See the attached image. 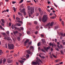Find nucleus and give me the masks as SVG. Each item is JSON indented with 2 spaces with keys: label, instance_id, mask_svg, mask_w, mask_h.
I'll list each match as a JSON object with an SVG mask.
<instances>
[{
  "label": "nucleus",
  "instance_id": "nucleus-12",
  "mask_svg": "<svg viewBox=\"0 0 65 65\" xmlns=\"http://www.w3.org/2000/svg\"><path fill=\"white\" fill-rule=\"evenodd\" d=\"M15 25L14 26L13 25H12V29H14V28H15V29H17V27H15Z\"/></svg>",
  "mask_w": 65,
  "mask_h": 65
},
{
  "label": "nucleus",
  "instance_id": "nucleus-21",
  "mask_svg": "<svg viewBox=\"0 0 65 65\" xmlns=\"http://www.w3.org/2000/svg\"><path fill=\"white\" fill-rule=\"evenodd\" d=\"M41 45V44L40 43V42H39L37 44V45L38 46H40V45Z\"/></svg>",
  "mask_w": 65,
  "mask_h": 65
},
{
  "label": "nucleus",
  "instance_id": "nucleus-4",
  "mask_svg": "<svg viewBox=\"0 0 65 65\" xmlns=\"http://www.w3.org/2000/svg\"><path fill=\"white\" fill-rule=\"evenodd\" d=\"M50 22H49L48 23H47L46 26H44L45 28H47V27H48L49 29H50L51 28V27H50Z\"/></svg>",
  "mask_w": 65,
  "mask_h": 65
},
{
  "label": "nucleus",
  "instance_id": "nucleus-59",
  "mask_svg": "<svg viewBox=\"0 0 65 65\" xmlns=\"http://www.w3.org/2000/svg\"><path fill=\"white\" fill-rule=\"evenodd\" d=\"M2 4H3V3H2V2H1L0 3V6H1V5H2Z\"/></svg>",
  "mask_w": 65,
  "mask_h": 65
},
{
  "label": "nucleus",
  "instance_id": "nucleus-44",
  "mask_svg": "<svg viewBox=\"0 0 65 65\" xmlns=\"http://www.w3.org/2000/svg\"><path fill=\"white\" fill-rule=\"evenodd\" d=\"M31 43H32V42H31V41L29 42L28 43L29 44H31Z\"/></svg>",
  "mask_w": 65,
  "mask_h": 65
},
{
  "label": "nucleus",
  "instance_id": "nucleus-18",
  "mask_svg": "<svg viewBox=\"0 0 65 65\" xmlns=\"http://www.w3.org/2000/svg\"><path fill=\"white\" fill-rule=\"evenodd\" d=\"M0 28H1V29H2L3 30H4V29L2 27V26L0 25Z\"/></svg>",
  "mask_w": 65,
  "mask_h": 65
},
{
  "label": "nucleus",
  "instance_id": "nucleus-43",
  "mask_svg": "<svg viewBox=\"0 0 65 65\" xmlns=\"http://www.w3.org/2000/svg\"><path fill=\"white\" fill-rule=\"evenodd\" d=\"M30 32V31H28L27 32V34H29Z\"/></svg>",
  "mask_w": 65,
  "mask_h": 65
},
{
  "label": "nucleus",
  "instance_id": "nucleus-42",
  "mask_svg": "<svg viewBox=\"0 0 65 65\" xmlns=\"http://www.w3.org/2000/svg\"><path fill=\"white\" fill-rule=\"evenodd\" d=\"M2 34L4 35H6V34L5 33L3 32L2 33Z\"/></svg>",
  "mask_w": 65,
  "mask_h": 65
},
{
  "label": "nucleus",
  "instance_id": "nucleus-13",
  "mask_svg": "<svg viewBox=\"0 0 65 65\" xmlns=\"http://www.w3.org/2000/svg\"><path fill=\"white\" fill-rule=\"evenodd\" d=\"M13 33L15 35V34H17V33H18V31H13Z\"/></svg>",
  "mask_w": 65,
  "mask_h": 65
},
{
  "label": "nucleus",
  "instance_id": "nucleus-63",
  "mask_svg": "<svg viewBox=\"0 0 65 65\" xmlns=\"http://www.w3.org/2000/svg\"><path fill=\"white\" fill-rule=\"evenodd\" d=\"M50 57L51 58H53V56H52V55H50Z\"/></svg>",
  "mask_w": 65,
  "mask_h": 65
},
{
  "label": "nucleus",
  "instance_id": "nucleus-39",
  "mask_svg": "<svg viewBox=\"0 0 65 65\" xmlns=\"http://www.w3.org/2000/svg\"><path fill=\"white\" fill-rule=\"evenodd\" d=\"M51 19H55V16H53V17H50Z\"/></svg>",
  "mask_w": 65,
  "mask_h": 65
},
{
  "label": "nucleus",
  "instance_id": "nucleus-19",
  "mask_svg": "<svg viewBox=\"0 0 65 65\" xmlns=\"http://www.w3.org/2000/svg\"><path fill=\"white\" fill-rule=\"evenodd\" d=\"M33 48H34L32 46H31L30 47V50H31V49H33Z\"/></svg>",
  "mask_w": 65,
  "mask_h": 65
},
{
  "label": "nucleus",
  "instance_id": "nucleus-2",
  "mask_svg": "<svg viewBox=\"0 0 65 65\" xmlns=\"http://www.w3.org/2000/svg\"><path fill=\"white\" fill-rule=\"evenodd\" d=\"M47 15H44L43 18L42 19V21L44 23H45L47 21Z\"/></svg>",
  "mask_w": 65,
  "mask_h": 65
},
{
  "label": "nucleus",
  "instance_id": "nucleus-16",
  "mask_svg": "<svg viewBox=\"0 0 65 65\" xmlns=\"http://www.w3.org/2000/svg\"><path fill=\"white\" fill-rule=\"evenodd\" d=\"M6 60L5 59H4L3 60V63H4L6 62Z\"/></svg>",
  "mask_w": 65,
  "mask_h": 65
},
{
  "label": "nucleus",
  "instance_id": "nucleus-20",
  "mask_svg": "<svg viewBox=\"0 0 65 65\" xmlns=\"http://www.w3.org/2000/svg\"><path fill=\"white\" fill-rule=\"evenodd\" d=\"M28 13L29 17H31V15L30 14V11L28 12Z\"/></svg>",
  "mask_w": 65,
  "mask_h": 65
},
{
  "label": "nucleus",
  "instance_id": "nucleus-55",
  "mask_svg": "<svg viewBox=\"0 0 65 65\" xmlns=\"http://www.w3.org/2000/svg\"><path fill=\"white\" fill-rule=\"evenodd\" d=\"M27 3H30V2H31V1H27Z\"/></svg>",
  "mask_w": 65,
  "mask_h": 65
},
{
  "label": "nucleus",
  "instance_id": "nucleus-17",
  "mask_svg": "<svg viewBox=\"0 0 65 65\" xmlns=\"http://www.w3.org/2000/svg\"><path fill=\"white\" fill-rule=\"evenodd\" d=\"M1 21H2V22L3 23H5V22L4 21V19H1Z\"/></svg>",
  "mask_w": 65,
  "mask_h": 65
},
{
  "label": "nucleus",
  "instance_id": "nucleus-3",
  "mask_svg": "<svg viewBox=\"0 0 65 65\" xmlns=\"http://www.w3.org/2000/svg\"><path fill=\"white\" fill-rule=\"evenodd\" d=\"M8 48L9 49H12L13 50L14 48V45L12 44H8Z\"/></svg>",
  "mask_w": 65,
  "mask_h": 65
},
{
  "label": "nucleus",
  "instance_id": "nucleus-11",
  "mask_svg": "<svg viewBox=\"0 0 65 65\" xmlns=\"http://www.w3.org/2000/svg\"><path fill=\"white\" fill-rule=\"evenodd\" d=\"M19 62H20V63H21V64H23V63L24 62V61L22 60H19Z\"/></svg>",
  "mask_w": 65,
  "mask_h": 65
},
{
  "label": "nucleus",
  "instance_id": "nucleus-52",
  "mask_svg": "<svg viewBox=\"0 0 65 65\" xmlns=\"http://www.w3.org/2000/svg\"><path fill=\"white\" fill-rule=\"evenodd\" d=\"M60 47H61V48H63V47L62 45H61L60 46Z\"/></svg>",
  "mask_w": 65,
  "mask_h": 65
},
{
  "label": "nucleus",
  "instance_id": "nucleus-14",
  "mask_svg": "<svg viewBox=\"0 0 65 65\" xmlns=\"http://www.w3.org/2000/svg\"><path fill=\"white\" fill-rule=\"evenodd\" d=\"M29 40H26L24 42V43L25 44H26V43H27V42H29Z\"/></svg>",
  "mask_w": 65,
  "mask_h": 65
},
{
  "label": "nucleus",
  "instance_id": "nucleus-62",
  "mask_svg": "<svg viewBox=\"0 0 65 65\" xmlns=\"http://www.w3.org/2000/svg\"><path fill=\"white\" fill-rule=\"evenodd\" d=\"M17 54H14V57H17Z\"/></svg>",
  "mask_w": 65,
  "mask_h": 65
},
{
  "label": "nucleus",
  "instance_id": "nucleus-26",
  "mask_svg": "<svg viewBox=\"0 0 65 65\" xmlns=\"http://www.w3.org/2000/svg\"><path fill=\"white\" fill-rule=\"evenodd\" d=\"M37 23H38V22H37L36 21H34V23L35 24H37Z\"/></svg>",
  "mask_w": 65,
  "mask_h": 65
},
{
  "label": "nucleus",
  "instance_id": "nucleus-23",
  "mask_svg": "<svg viewBox=\"0 0 65 65\" xmlns=\"http://www.w3.org/2000/svg\"><path fill=\"white\" fill-rule=\"evenodd\" d=\"M18 23H21V24H22V21H18Z\"/></svg>",
  "mask_w": 65,
  "mask_h": 65
},
{
  "label": "nucleus",
  "instance_id": "nucleus-10",
  "mask_svg": "<svg viewBox=\"0 0 65 65\" xmlns=\"http://www.w3.org/2000/svg\"><path fill=\"white\" fill-rule=\"evenodd\" d=\"M54 24V23L53 22H52L51 23H50V26H51V27H52V26H53Z\"/></svg>",
  "mask_w": 65,
  "mask_h": 65
},
{
  "label": "nucleus",
  "instance_id": "nucleus-41",
  "mask_svg": "<svg viewBox=\"0 0 65 65\" xmlns=\"http://www.w3.org/2000/svg\"><path fill=\"white\" fill-rule=\"evenodd\" d=\"M11 22H10L9 23V26H11Z\"/></svg>",
  "mask_w": 65,
  "mask_h": 65
},
{
  "label": "nucleus",
  "instance_id": "nucleus-31",
  "mask_svg": "<svg viewBox=\"0 0 65 65\" xmlns=\"http://www.w3.org/2000/svg\"><path fill=\"white\" fill-rule=\"evenodd\" d=\"M17 25L18 26H21V24H20V23H17Z\"/></svg>",
  "mask_w": 65,
  "mask_h": 65
},
{
  "label": "nucleus",
  "instance_id": "nucleus-46",
  "mask_svg": "<svg viewBox=\"0 0 65 65\" xmlns=\"http://www.w3.org/2000/svg\"><path fill=\"white\" fill-rule=\"evenodd\" d=\"M41 37H42L43 38V37H44V35H43L42 34H41Z\"/></svg>",
  "mask_w": 65,
  "mask_h": 65
},
{
  "label": "nucleus",
  "instance_id": "nucleus-45",
  "mask_svg": "<svg viewBox=\"0 0 65 65\" xmlns=\"http://www.w3.org/2000/svg\"><path fill=\"white\" fill-rule=\"evenodd\" d=\"M19 36H22V34H21L20 33H19Z\"/></svg>",
  "mask_w": 65,
  "mask_h": 65
},
{
  "label": "nucleus",
  "instance_id": "nucleus-40",
  "mask_svg": "<svg viewBox=\"0 0 65 65\" xmlns=\"http://www.w3.org/2000/svg\"><path fill=\"white\" fill-rule=\"evenodd\" d=\"M47 11H48V12H51V11H50V10L48 9H47Z\"/></svg>",
  "mask_w": 65,
  "mask_h": 65
},
{
  "label": "nucleus",
  "instance_id": "nucleus-57",
  "mask_svg": "<svg viewBox=\"0 0 65 65\" xmlns=\"http://www.w3.org/2000/svg\"><path fill=\"white\" fill-rule=\"evenodd\" d=\"M7 44H5V47L6 48H7Z\"/></svg>",
  "mask_w": 65,
  "mask_h": 65
},
{
  "label": "nucleus",
  "instance_id": "nucleus-22",
  "mask_svg": "<svg viewBox=\"0 0 65 65\" xmlns=\"http://www.w3.org/2000/svg\"><path fill=\"white\" fill-rule=\"evenodd\" d=\"M18 14L19 15H20V16H22V14L20 12H18Z\"/></svg>",
  "mask_w": 65,
  "mask_h": 65
},
{
  "label": "nucleus",
  "instance_id": "nucleus-50",
  "mask_svg": "<svg viewBox=\"0 0 65 65\" xmlns=\"http://www.w3.org/2000/svg\"><path fill=\"white\" fill-rule=\"evenodd\" d=\"M20 12H22V10L21 9H20Z\"/></svg>",
  "mask_w": 65,
  "mask_h": 65
},
{
  "label": "nucleus",
  "instance_id": "nucleus-15",
  "mask_svg": "<svg viewBox=\"0 0 65 65\" xmlns=\"http://www.w3.org/2000/svg\"><path fill=\"white\" fill-rule=\"evenodd\" d=\"M7 62H8V63H11L12 62V60H8Z\"/></svg>",
  "mask_w": 65,
  "mask_h": 65
},
{
  "label": "nucleus",
  "instance_id": "nucleus-37",
  "mask_svg": "<svg viewBox=\"0 0 65 65\" xmlns=\"http://www.w3.org/2000/svg\"><path fill=\"white\" fill-rule=\"evenodd\" d=\"M24 13V15H26V12H23Z\"/></svg>",
  "mask_w": 65,
  "mask_h": 65
},
{
  "label": "nucleus",
  "instance_id": "nucleus-60",
  "mask_svg": "<svg viewBox=\"0 0 65 65\" xmlns=\"http://www.w3.org/2000/svg\"><path fill=\"white\" fill-rule=\"evenodd\" d=\"M16 2H13V1H12V4H14V3H16Z\"/></svg>",
  "mask_w": 65,
  "mask_h": 65
},
{
  "label": "nucleus",
  "instance_id": "nucleus-48",
  "mask_svg": "<svg viewBox=\"0 0 65 65\" xmlns=\"http://www.w3.org/2000/svg\"><path fill=\"white\" fill-rule=\"evenodd\" d=\"M61 35L62 36H64V34L61 33Z\"/></svg>",
  "mask_w": 65,
  "mask_h": 65
},
{
  "label": "nucleus",
  "instance_id": "nucleus-27",
  "mask_svg": "<svg viewBox=\"0 0 65 65\" xmlns=\"http://www.w3.org/2000/svg\"><path fill=\"white\" fill-rule=\"evenodd\" d=\"M40 12L41 13V15H42V14H43L42 11L41 10L40 11Z\"/></svg>",
  "mask_w": 65,
  "mask_h": 65
},
{
  "label": "nucleus",
  "instance_id": "nucleus-49",
  "mask_svg": "<svg viewBox=\"0 0 65 65\" xmlns=\"http://www.w3.org/2000/svg\"><path fill=\"white\" fill-rule=\"evenodd\" d=\"M6 33L7 34H8V35H9V32L8 31Z\"/></svg>",
  "mask_w": 65,
  "mask_h": 65
},
{
  "label": "nucleus",
  "instance_id": "nucleus-9",
  "mask_svg": "<svg viewBox=\"0 0 65 65\" xmlns=\"http://www.w3.org/2000/svg\"><path fill=\"white\" fill-rule=\"evenodd\" d=\"M4 38L5 39H7V40H10V37L7 38V37H5Z\"/></svg>",
  "mask_w": 65,
  "mask_h": 65
},
{
  "label": "nucleus",
  "instance_id": "nucleus-64",
  "mask_svg": "<svg viewBox=\"0 0 65 65\" xmlns=\"http://www.w3.org/2000/svg\"><path fill=\"white\" fill-rule=\"evenodd\" d=\"M39 28V27H38V26H37L36 27V29H38Z\"/></svg>",
  "mask_w": 65,
  "mask_h": 65
},
{
  "label": "nucleus",
  "instance_id": "nucleus-6",
  "mask_svg": "<svg viewBox=\"0 0 65 65\" xmlns=\"http://www.w3.org/2000/svg\"><path fill=\"white\" fill-rule=\"evenodd\" d=\"M41 41L43 43V44H46V42H45V41L44 39H42Z\"/></svg>",
  "mask_w": 65,
  "mask_h": 65
},
{
  "label": "nucleus",
  "instance_id": "nucleus-56",
  "mask_svg": "<svg viewBox=\"0 0 65 65\" xmlns=\"http://www.w3.org/2000/svg\"><path fill=\"white\" fill-rule=\"evenodd\" d=\"M41 58H42V59H45V57L44 56H42V57H41Z\"/></svg>",
  "mask_w": 65,
  "mask_h": 65
},
{
  "label": "nucleus",
  "instance_id": "nucleus-53",
  "mask_svg": "<svg viewBox=\"0 0 65 65\" xmlns=\"http://www.w3.org/2000/svg\"><path fill=\"white\" fill-rule=\"evenodd\" d=\"M39 61H40V62L41 63H42V61L41 60H40V59H38Z\"/></svg>",
  "mask_w": 65,
  "mask_h": 65
},
{
  "label": "nucleus",
  "instance_id": "nucleus-61",
  "mask_svg": "<svg viewBox=\"0 0 65 65\" xmlns=\"http://www.w3.org/2000/svg\"><path fill=\"white\" fill-rule=\"evenodd\" d=\"M58 60H56L55 61V62H58Z\"/></svg>",
  "mask_w": 65,
  "mask_h": 65
},
{
  "label": "nucleus",
  "instance_id": "nucleus-36",
  "mask_svg": "<svg viewBox=\"0 0 65 65\" xmlns=\"http://www.w3.org/2000/svg\"><path fill=\"white\" fill-rule=\"evenodd\" d=\"M57 46L58 47V48L59 49H60V50H61V47H60V46H59V45H57Z\"/></svg>",
  "mask_w": 65,
  "mask_h": 65
},
{
  "label": "nucleus",
  "instance_id": "nucleus-8",
  "mask_svg": "<svg viewBox=\"0 0 65 65\" xmlns=\"http://www.w3.org/2000/svg\"><path fill=\"white\" fill-rule=\"evenodd\" d=\"M43 48L46 52H48V50H48V49H49L48 47H47V48H46V47H43Z\"/></svg>",
  "mask_w": 65,
  "mask_h": 65
},
{
  "label": "nucleus",
  "instance_id": "nucleus-24",
  "mask_svg": "<svg viewBox=\"0 0 65 65\" xmlns=\"http://www.w3.org/2000/svg\"><path fill=\"white\" fill-rule=\"evenodd\" d=\"M52 55L53 57H54V58H57V57H56V56L55 55H54V54H52Z\"/></svg>",
  "mask_w": 65,
  "mask_h": 65
},
{
  "label": "nucleus",
  "instance_id": "nucleus-34",
  "mask_svg": "<svg viewBox=\"0 0 65 65\" xmlns=\"http://www.w3.org/2000/svg\"><path fill=\"white\" fill-rule=\"evenodd\" d=\"M58 28V26H56L55 28V29H57Z\"/></svg>",
  "mask_w": 65,
  "mask_h": 65
},
{
  "label": "nucleus",
  "instance_id": "nucleus-32",
  "mask_svg": "<svg viewBox=\"0 0 65 65\" xmlns=\"http://www.w3.org/2000/svg\"><path fill=\"white\" fill-rule=\"evenodd\" d=\"M13 10H14V11H16V9H15V8L14 7H13Z\"/></svg>",
  "mask_w": 65,
  "mask_h": 65
},
{
  "label": "nucleus",
  "instance_id": "nucleus-5",
  "mask_svg": "<svg viewBox=\"0 0 65 65\" xmlns=\"http://www.w3.org/2000/svg\"><path fill=\"white\" fill-rule=\"evenodd\" d=\"M39 62L37 61L36 62L35 61L33 62H32V64L33 65H37L38 64Z\"/></svg>",
  "mask_w": 65,
  "mask_h": 65
},
{
  "label": "nucleus",
  "instance_id": "nucleus-33",
  "mask_svg": "<svg viewBox=\"0 0 65 65\" xmlns=\"http://www.w3.org/2000/svg\"><path fill=\"white\" fill-rule=\"evenodd\" d=\"M4 23L2 22L1 23V25L2 26H4Z\"/></svg>",
  "mask_w": 65,
  "mask_h": 65
},
{
  "label": "nucleus",
  "instance_id": "nucleus-28",
  "mask_svg": "<svg viewBox=\"0 0 65 65\" xmlns=\"http://www.w3.org/2000/svg\"><path fill=\"white\" fill-rule=\"evenodd\" d=\"M61 23L62 25H63V26H64V21H62L61 22Z\"/></svg>",
  "mask_w": 65,
  "mask_h": 65
},
{
  "label": "nucleus",
  "instance_id": "nucleus-30",
  "mask_svg": "<svg viewBox=\"0 0 65 65\" xmlns=\"http://www.w3.org/2000/svg\"><path fill=\"white\" fill-rule=\"evenodd\" d=\"M18 41H20L21 40V38H20V37H18Z\"/></svg>",
  "mask_w": 65,
  "mask_h": 65
},
{
  "label": "nucleus",
  "instance_id": "nucleus-54",
  "mask_svg": "<svg viewBox=\"0 0 65 65\" xmlns=\"http://www.w3.org/2000/svg\"><path fill=\"white\" fill-rule=\"evenodd\" d=\"M2 63V60H1L0 61V64H1Z\"/></svg>",
  "mask_w": 65,
  "mask_h": 65
},
{
  "label": "nucleus",
  "instance_id": "nucleus-1",
  "mask_svg": "<svg viewBox=\"0 0 65 65\" xmlns=\"http://www.w3.org/2000/svg\"><path fill=\"white\" fill-rule=\"evenodd\" d=\"M27 8L28 9V10H30V13L31 14H32L34 12V9H33L32 7H31L30 6H28L27 7Z\"/></svg>",
  "mask_w": 65,
  "mask_h": 65
},
{
  "label": "nucleus",
  "instance_id": "nucleus-38",
  "mask_svg": "<svg viewBox=\"0 0 65 65\" xmlns=\"http://www.w3.org/2000/svg\"><path fill=\"white\" fill-rule=\"evenodd\" d=\"M1 52H2V50H0V55H2V53H1Z\"/></svg>",
  "mask_w": 65,
  "mask_h": 65
},
{
  "label": "nucleus",
  "instance_id": "nucleus-25",
  "mask_svg": "<svg viewBox=\"0 0 65 65\" xmlns=\"http://www.w3.org/2000/svg\"><path fill=\"white\" fill-rule=\"evenodd\" d=\"M36 16H37V17H38V15H39V13H36Z\"/></svg>",
  "mask_w": 65,
  "mask_h": 65
},
{
  "label": "nucleus",
  "instance_id": "nucleus-29",
  "mask_svg": "<svg viewBox=\"0 0 65 65\" xmlns=\"http://www.w3.org/2000/svg\"><path fill=\"white\" fill-rule=\"evenodd\" d=\"M16 19L17 20H20V19L19 18L16 17Z\"/></svg>",
  "mask_w": 65,
  "mask_h": 65
},
{
  "label": "nucleus",
  "instance_id": "nucleus-47",
  "mask_svg": "<svg viewBox=\"0 0 65 65\" xmlns=\"http://www.w3.org/2000/svg\"><path fill=\"white\" fill-rule=\"evenodd\" d=\"M54 4L55 6H56V7H58L57 6V5H56V4H55V3H54Z\"/></svg>",
  "mask_w": 65,
  "mask_h": 65
},
{
  "label": "nucleus",
  "instance_id": "nucleus-7",
  "mask_svg": "<svg viewBox=\"0 0 65 65\" xmlns=\"http://www.w3.org/2000/svg\"><path fill=\"white\" fill-rule=\"evenodd\" d=\"M26 52H27V53L28 54H30V55H31V54H32V53L29 50H27L26 51Z\"/></svg>",
  "mask_w": 65,
  "mask_h": 65
},
{
  "label": "nucleus",
  "instance_id": "nucleus-58",
  "mask_svg": "<svg viewBox=\"0 0 65 65\" xmlns=\"http://www.w3.org/2000/svg\"><path fill=\"white\" fill-rule=\"evenodd\" d=\"M20 28L22 30H24V28H23V27H20Z\"/></svg>",
  "mask_w": 65,
  "mask_h": 65
},
{
  "label": "nucleus",
  "instance_id": "nucleus-35",
  "mask_svg": "<svg viewBox=\"0 0 65 65\" xmlns=\"http://www.w3.org/2000/svg\"><path fill=\"white\" fill-rule=\"evenodd\" d=\"M25 9H22V12H25Z\"/></svg>",
  "mask_w": 65,
  "mask_h": 65
},
{
  "label": "nucleus",
  "instance_id": "nucleus-51",
  "mask_svg": "<svg viewBox=\"0 0 65 65\" xmlns=\"http://www.w3.org/2000/svg\"><path fill=\"white\" fill-rule=\"evenodd\" d=\"M35 34H37V33H38V31H36L35 32Z\"/></svg>",
  "mask_w": 65,
  "mask_h": 65
}]
</instances>
